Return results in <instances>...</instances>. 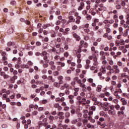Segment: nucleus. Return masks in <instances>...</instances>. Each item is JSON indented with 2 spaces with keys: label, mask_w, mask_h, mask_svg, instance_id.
Wrapping results in <instances>:
<instances>
[{
  "label": "nucleus",
  "mask_w": 129,
  "mask_h": 129,
  "mask_svg": "<svg viewBox=\"0 0 129 129\" xmlns=\"http://www.w3.org/2000/svg\"><path fill=\"white\" fill-rule=\"evenodd\" d=\"M91 51L93 52V56H89V59L90 60H93L94 65H96L97 64V50H95V47L94 46L92 47Z\"/></svg>",
  "instance_id": "obj_1"
},
{
  "label": "nucleus",
  "mask_w": 129,
  "mask_h": 129,
  "mask_svg": "<svg viewBox=\"0 0 129 129\" xmlns=\"http://www.w3.org/2000/svg\"><path fill=\"white\" fill-rule=\"evenodd\" d=\"M83 117L84 118H88V120H90L91 115L93 114V111H89L88 110H84L83 111Z\"/></svg>",
  "instance_id": "obj_2"
},
{
  "label": "nucleus",
  "mask_w": 129,
  "mask_h": 129,
  "mask_svg": "<svg viewBox=\"0 0 129 129\" xmlns=\"http://www.w3.org/2000/svg\"><path fill=\"white\" fill-rule=\"evenodd\" d=\"M73 124H76L78 127H80L82 125V119L81 118H77L72 121Z\"/></svg>",
  "instance_id": "obj_3"
},
{
  "label": "nucleus",
  "mask_w": 129,
  "mask_h": 129,
  "mask_svg": "<svg viewBox=\"0 0 129 129\" xmlns=\"http://www.w3.org/2000/svg\"><path fill=\"white\" fill-rule=\"evenodd\" d=\"M76 79L77 81V83H78L79 86H80L82 88H86L85 87V84L82 83V81L79 79L78 78H76Z\"/></svg>",
  "instance_id": "obj_4"
},
{
  "label": "nucleus",
  "mask_w": 129,
  "mask_h": 129,
  "mask_svg": "<svg viewBox=\"0 0 129 129\" xmlns=\"http://www.w3.org/2000/svg\"><path fill=\"white\" fill-rule=\"evenodd\" d=\"M64 48L60 47L55 51V55H61V53H64Z\"/></svg>",
  "instance_id": "obj_5"
},
{
  "label": "nucleus",
  "mask_w": 129,
  "mask_h": 129,
  "mask_svg": "<svg viewBox=\"0 0 129 129\" xmlns=\"http://www.w3.org/2000/svg\"><path fill=\"white\" fill-rule=\"evenodd\" d=\"M97 105L98 106H100L101 107H104V106H107V107H109L110 106V105H109V103H100V102H97Z\"/></svg>",
  "instance_id": "obj_6"
},
{
  "label": "nucleus",
  "mask_w": 129,
  "mask_h": 129,
  "mask_svg": "<svg viewBox=\"0 0 129 129\" xmlns=\"http://www.w3.org/2000/svg\"><path fill=\"white\" fill-rule=\"evenodd\" d=\"M106 73V70H105V67L104 66L102 67V70H101V72L98 73V76H101V75H102V73L103 74H105Z\"/></svg>",
  "instance_id": "obj_7"
},
{
  "label": "nucleus",
  "mask_w": 129,
  "mask_h": 129,
  "mask_svg": "<svg viewBox=\"0 0 129 129\" xmlns=\"http://www.w3.org/2000/svg\"><path fill=\"white\" fill-rule=\"evenodd\" d=\"M57 79L59 80L58 82L59 84H63L64 82L63 81V79H64V78L62 76H58L57 77Z\"/></svg>",
  "instance_id": "obj_8"
},
{
  "label": "nucleus",
  "mask_w": 129,
  "mask_h": 129,
  "mask_svg": "<svg viewBox=\"0 0 129 129\" xmlns=\"http://www.w3.org/2000/svg\"><path fill=\"white\" fill-rule=\"evenodd\" d=\"M97 24V19H95L92 23V27H95V30H97V26L96 25Z\"/></svg>",
  "instance_id": "obj_9"
},
{
  "label": "nucleus",
  "mask_w": 129,
  "mask_h": 129,
  "mask_svg": "<svg viewBox=\"0 0 129 129\" xmlns=\"http://www.w3.org/2000/svg\"><path fill=\"white\" fill-rule=\"evenodd\" d=\"M73 37L74 38H76V41H77L78 42H79V41H80L81 40V38L80 36H78V35H77V34L74 33H73Z\"/></svg>",
  "instance_id": "obj_10"
},
{
  "label": "nucleus",
  "mask_w": 129,
  "mask_h": 129,
  "mask_svg": "<svg viewBox=\"0 0 129 129\" xmlns=\"http://www.w3.org/2000/svg\"><path fill=\"white\" fill-rule=\"evenodd\" d=\"M100 55L101 56V60H105V54H104V51H101L100 52Z\"/></svg>",
  "instance_id": "obj_11"
},
{
  "label": "nucleus",
  "mask_w": 129,
  "mask_h": 129,
  "mask_svg": "<svg viewBox=\"0 0 129 129\" xmlns=\"http://www.w3.org/2000/svg\"><path fill=\"white\" fill-rule=\"evenodd\" d=\"M64 100H65V98L64 97H61V98L58 97L55 98V101L56 102H60V101L62 102L64 101Z\"/></svg>",
  "instance_id": "obj_12"
},
{
  "label": "nucleus",
  "mask_w": 129,
  "mask_h": 129,
  "mask_svg": "<svg viewBox=\"0 0 129 129\" xmlns=\"http://www.w3.org/2000/svg\"><path fill=\"white\" fill-rule=\"evenodd\" d=\"M43 125L45 127V129H49L51 128V125H49V123L48 122L43 123Z\"/></svg>",
  "instance_id": "obj_13"
},
{
  "label": "nucleus",
  "mask_w": 129,
  "mask_h": 129,
  "mask_svg": "<svg viewBox=\"0 0 129 129\" xmlns=\"http://www.w3.org/2000/svg\"><path fill=\"white\" fill-rule=\"evenodd\" d=\"M78 91H79V88H76L74 89V96H77L78 95Z\"/></svg>",
  "instance_id": "obj_14"
},
{
  "label": "nucleus",
  "mask_w": 129,
  "mask_h": 129,
  "mask_svg": "<svg viewBox=\"0 0 129 129\" xmlns=\"http://www.w3.org/2000/svg\"><path fill=\"white\" fill-rule=\"evenodd\" d=\"M80 20H81V17L80 16H77L76 17V21L75 22L76 24H77L78 25H79V24L81 23V21H80Z\"/></svg>",
  "instance_id": "obj_15"
},
{
  "label": "nucleus",
  "mask_w": 129,
  "mask_h": 129,
  "mask_svg": "<svg viewBox=\"0 0 129 129\" xmlns=\"http://www.w3.org/2000/svg\"><path fill=\"white\" fill-rule=\"evenodd\" d=\"M69 23H74L75 22V19H74V17L72 16H70L69 17Z\"/></svg>",
  "instance_id": "obj_16"
},
{
  "label": "nucleus",
  "mask_w": 129,
  "mask_h": 129,
  "mask_svg": "<svg viewBox=\"0 0 129 129\" xmlns=\"http://www.w3.org/2000/svg\"><path fill=\"white\" fill-rule=\"evenodd\" d=\"M70 31V28H67L64 29V32L62 33V35H68L69 32Z\"/></svg>",
  "instance_id": "obj_17"
},
{
  "label": "nucleus",
  "mask_w": 129,
  "mask_h": 129,
  "mask_svg": "<svg viewBox=\"0 0 129 129\" xmlns=\"http://www.w3.org/2000/svg\"><path fill=\"white\" fill-rule=\"evenodd\" d=\"M86 101V99L85 98H82V100L79 101V103L80 104H85V102Z\"/></svg>",
  "instance_id": "obj_18"
},
{
  "label": "nucleus",
  "mask_w": 129,
  "mask_h": 129,
  "mask_svg": "<svg viewBox=\"0 0 129 129\" xmlns=\"http://www.w3.org/2000/svg\"><path fill=\"white\" fill-rule=\"evenodd\" d=\"M97 124H99L100 126V128H103V127H105V123H103L101 124V122H100V121H98L97 122Z\"/></svg>",
  "instance_id": "obj_19"
},
{
  "label": "nucleus",
  "mask_w": 129,
  "mask_h": 129,
  "mask_svg": "<svg viewBox=\"0 0 129 129\" xmlns=\"http://www.w3.org/2000/svg\"><path fill=\"white\" fill-rule=\"evenodd\" d=\"M7 45L8 47H11V46H15V45H16V43H15V42L10 41L8 42Z\"/></svg>",
  "instance_id": "obj_20"
},
{
  "label": "nucleus",
  "mask_w": 129,
  "mask_h": 129,
  "mask_svg": "<svg viewBox=\"0 0 129 129\" xmlns=\"http://www.w3.org/2000/svg\"><path fill=\"white\" fill-rule=\"evenodd\" d=\"M108 113L110 115H114L115 114V111H112V110H108Z\"/></svg>",
  "instance_id": "obj_21"
},
{
  "label": "nucleus",
  "mask_w": 129,
  "mask_h": 129,
  "mask_svg": "<svg viewBox=\"0 0 129 129\" xmlns=\"http://www.w3.org/2000/svg\"><path fill=\"white\" fill-rule=\"evenodd\" d=\"M60 84L59 82L58 83V82H55L53 84V86H54V87H57V88H59V87H60Z\"/></svg>",
  "instance_id": "obj_22"
},
{
  "label": "nucleus",
  "mask_w": 129,
  "mask_h": 129,
  "mask_svg": "<svg viewBox=\"0 0 129 129\" xmlns=\"http://www.w3.org/2000/svg\"><path fill=\"white\" fill-rule=\"evenodd\" d=\"M120 100L121 102H122L123 105H126L127 102H126V101L125 100V99L121 98Z\"/></svg>",
  "instance_id": "obj_23"
},
{
  "label": "nucleus",
  "mask_w": 129,
  "mask_h": 129,
  "mask_svg": "<svg viewBox=\"0 0 129 129\" xmlns=\"http://www.w3.org/2000/svg\"><path fill=\"white\" fill-rule=\"evenodd\" d=\"M54 14L56 15V16H59V15H60L61 12L59 9H55Z\"/></svg>",
  "instance_id": "obj_24"
},
{
  "label": "nucleus",
  "mask_w": 129,
  "mask_h": 129,
  "mask_svg": "<svg viewBox=\"0 0 129 129\" xmlns=\"http://www.w3.org/2000/svg\"><path fill=\"white\" fill-rule=\"evenodd\" d=\"M93 101H95L94 102V105H97V98L96 97H93L92 98Z\"/></svg>",
  "instance_id": "obj_25"
},
{
  "label": "nucleus",
  "mask_w": 129,
  "mask_h": 129,
  "mask_svg": "<svg viewBox=\"0 0 129 129\" xmlns=\"http://www.w3.org/2000/svg\"><path fill=\"white\" fill-rule=\"evenodd\" d=\"M117 15H115L113 16V19L114 20L115 23H118V19Z\"/></svg>",
  "instance_id": "obj_26"
},
{
  "label": "nucleus",
  "mask_w": 129,
  "mask_h": 129,
  "mask_svg": "<svg viewBox=\"0 0 129 129\" xmlns=\"http://www.w3.org/2000/svg\"><path fill=\"white\" fill-rule=\"evenodd\" d=\"M63 86H64V88L66 89H70V86L68 84V83H64Z\"/></svg>",
  "instance_id": "obj_27"
},
{
  "label": "nucleus",
  "mask_w": 129,
  "mask_h": 129,
  "mask_svg": "<svg viewBox=\"0 0 129 129\" xmlns=\"http://www.w3.org/2000/svg\"><path fill=\"white\" fill-rule=\"evenodd\" d=\"M70 89H66L64 90V94L66 95H69L70 94V91L69 90Z\"/></svg>",
  "instance_id": "obj_28"
},
{
  "label": "nucleus",
  "mask_w": 129,
  "mask_h": 129,
  "mask_svg": "<svg viewBox=\"0 0 129 129\" xmlns=\"http://www.w3.org/2000/svg\"><path fill=\"white\" fill-rule=\"evenodd\" d=\"M82 122H83V124H84V125L87 124V123L88 122V120L87 119H83L82 120Z\"/></svg>",
  "instance_id": "obj_29"
},
{
  "label": "nucleus",
  "mask_w": 129,
  "mask_h": 129,
  "mask_svg": "<svg viewBox=\"0 0 129 129\" xmlns=\"http://www.w3.org/2000/svg\"><path fill=\"white\" fill-rule=\"evenodd\" d=\"M57 63V65H60L61 67H64L65 66V63L64 62L58 61Z\"/></svg>",
  "instance_id": "obj_30"
},
{
  "label": "nucleus",
  "mask_w": 129,
  "mask_h": 129,
  "mask_svg": "<svg viewBox=\"0 0 129 129\" xmlns=\"http://www.w3.org/2000/svg\"><path fill=\"white\" fill-rule=\"evenodd\" d=\"M115 8L116 10H120L121 9V5L120 4H116Z\"/></svg>",
  "instance_id": "obj_31"
},
{
  "label": "nucleus",
  "mask_w": 129,
  "mask_h": 129,
  "mask_svg": "<svg viewBox=\"0 0 129 129\" xmlns=\"http://www.w3.org/2000/svg\"><path fill=\"white\" fill-rule=\"evenodd\" d=\"M114 70L113 69H111V70H110L109 72L107 73V75H110L111 73H114Z\"/></svg>",
  "instance_id": "obj_32"
},
{
  "label": "nucleus",
  "mask_w": 129,
  "mask_h": 129,
  "mask_svg": "<svg viewBox=\"0 0 129 129\" xmlns=\"http://www.w3.org/2000/svg\"><path fill=\"white\" fill-rule=\"evenodd\" d=\"M128 31L127 30H125L123 33V37H127L128 35Z\"/></svg>",
  "instance_id": "obj_33"
},
{
  "label": "nucleus",
  "mask_w": 129,
  "mask_h": 129,
  "mask_svg": "<svg viewBox=\"0 0 129 129\" xmlns=\"http://www.w3.org/2000/svg\"><path fill=\"white\" fill-rule=\"evenodd\" d=\"M10 4L12 5V6H16L17 5V2L13 0V1H11V2H10Z\"/></svg>",
  "instance_id": "obj_34"
},
{
  "label": "nucleus",
  "mask_w": 129,
  "mask_h": 129,
  "mask_svg": "<svg viewBox=\"0 0 129 129\" xmlns=\"http://www.w3.org/2000/svg\"><path fill=\"white\" fill-rule=\"evenodd\" d=\"M63 56L66 58H67L69 56V52H68L67 51L64 52V53L63 54Z\"/></svg>",
  "instance_id": "obj_35"
},
{
  "label": "nucleus",
  "mask_w": 129,
  "mask_h": 129,
  "mask_svg": "<svg viewBox=\"0 0 129 129\" xmlns=\"http://www.w3.org/2000/svg\"><path fill=\"white\" fill-rule=\"evenodd\" d=\"M76 11L74 10H73L71 12H70L69 14L70 16H75Z\"/></svg>",
  "instance_id": "obj_36"
},
{
  "label": "nucleus",
  "mask_w": 129,
  "mask_h": 129,
  "mask_svg": "<svg viewBox=\"0 0 129 129\" xmlns=\"http://www.w3.org/2000/svg\"><path fill=\"white\" fill-rule=\"evenodd\" d=\"M96 109V107L94 106H92L91 107H90L89 108V109L90 110H93V111H94L95 110V109Z\"/></svg>",
  "instance_id": "obj_37"
},
{
  "label": "nucleus",
  "mask_w": 129,
  "mask_h": 129,
  "mask_svg": "<svg viewBox=\"0 0 129 129\" xmlns=\"http://www.w3.org/2000/svg\"><path fill=\"white\" fill-rule=\"evenodd\" d=\"M86 18L88 20H91L92 18V17H91V15H89L88 14H87L86 16Z\"/></svg>",
  "instance_id": "obj_38"
},
{
  "label": "nucleus",
  "mask_w": 129,
  "mask_h": 129,
  "mask_svg": "<svg viewBox=\"0 0 129 129\" xmlns=\"http://www.w3.org/2000/svg\"><path fill=\"white\" fill-rule=\"evenodd\" d=\"M80 44L81 45V46H83V44L87 46V43H86V42L84 43V41L83 40H81L80 42Z\"/></svg>",
  "instance_id": "obj_39"
},
{
  "label": "nucleus",
  "mask_w": 129,
  "mask_h": 129,
  "mask_svg": "<svg viewBox=\"0 0 129 129\" xmlns=\"http://www.w3.org/2000/svg\"><path fill=\"white\" fill-rule=\"evenodd\" d=\"M64 80H66V81H70V80H71V78L70 77H66L64 78Z\"/></svg>",
  "instance_id": "obj_40"
},
{
  "label": "nucleus",
  "mask_w": 129,
  "mask_h": 129,
  "mask_svg": "<svg viewBox=\"0 0 129 129\" xmlns=\"http://www.w3.org/2000/svg\"><path fill=\"white\" fill-rule=\"evenodd\" d=\"M78 29V27L77 25H74L72 27L73 31H75V30H77Z\"/></svg>",
  "instance_id": "obj_41"
},
{
  "label": "nucleus",
  "mask_w": 129,
  "mask_h": 129,
  "mask_svg": "<svg viewBox=\"0 0 129 129\" xmlns=\"http://www.w3.org/2000/svg\"><path fill=\"white\" fill-rule=\"evenodd\" d=\"M115 44L116 46H119L120 44V41L119 40H116L115 41Z\"/></svg>",
  "instance_id": "obj_42"
},
{
  "label": "nucleus",
  "mask_w": 129,
  "mask_h": 129,
  "mask_svg": "<svg viewBox=\"0 0 129 129\" xmlns=\"http://www.w3.org/2000/svg\"><path fill=\"white\" fill-rule=\"evenodd\" d=\"M44 123L43 122L40 121L38 122V125L39 127H41V126H43Z\"/></svg>",
  "instance_id": "obj_43"
},
{
  "label": "nucleus",
  "mask_w": 129,
  "mask_h": 129,
  "mask_svg": "<svg viewBox=\"0 0 129 129\" xmlns=\"http://www.w3.org/2000/svg\"><path fill=\"white\" fill-rule=\"evenodd\" d=\"M84 32L87 33V34H89L90 30L88 28H84Z\"/></svg>",
  "instance_id": "obj_44"
},
{
  "label": "nucleus",
  "mask_w": 129,
  "mask_h": 129,
  "mask_svg": "<svg viewBox=\"0 0 129 129\" xmlns=\"http://www.w3.org/2000/svg\"><path fill=\"white\" fill-rule=\"evenodd\" d=\"M65 117H70V113L69 112H67L65 113Z\"/></svg>",
  "instance_id": "obj_45"
},
{
  "label": "nucleus",
  "mask_w": 129,
  "mask_h": 129,
  "mask_svg": "<svg viewBox=\"0 0 129 129\" xmlns=\"http://www.w3.org/2000/svg\"><path fill=\"white\" fill-rule=\"evenodd\" d=\"M45 55H47V52L43 50L42 52L41 53V56H45Z\"/></svg>",
  "instance_id": "obj_46"
},
{
  "label": "nucleus",
  "mask_w": 129,
  "mask_h": 129,
  "mask_svg": "<svg viewBox=\"0 0 129 129\" xmlns=\"http://www.w3.org/2000/svg\"><path fill=\"white\" fill-rule=\"evenodd\" d=\"M47 118H49V119H50V120H53V119H54V116L52 115H48L47 116Z\"/></svg>",
  "instance_id": "obj_47"
},
{
  "label": "nucleus",
  "mask_w": 129,
  "mask_h": 129,
  "mask_svg": "<svg viewBox=\"0 0 129 129\" xmlns=\"http://www.w3.org/2000/svg\"><path fill=\"white\" fill-rule=\"evenodd\" d=\"M126 19L127 20L126 23V24H127L128 25H129V15H128V14L127 15V16H126Z\"/></svg>",
  "instance_id": "obj_48"
},
{
  "label": "nucleus",
  "mask_w": 129,
  "mask_h": 129,
  "mask_svg": "<svg viewBox=\"0 0 129 129\" xmlns=\"http://www.w3.org/2000/svg\"><path fill=\"white\" fill-rule=\"evenodd\" d=\"M124 112L123 111H119L117 112L118 116H120V114H123Z\"/></svg>",
  "instance_id": "obj_49"
},
{
  "label": "nucleus",
  "mask_w": 129,
  "mask_h": 129,
  "mask_svg": "<svg viewBox=\"0 0 129 129\" xmlns=\"http://www.w3.org/2000/svg\"><path fill=\"white\" fill-rule=\"evenodd\" d=\"M109 107H110L111 110H114L115 106L113 105H111L109 106Z\"/></svg>",
  "instance_id": "obj_50"
},
{
  "label": "nucleus",
  "mask_w": 129,
  "mask_h": 129,
  "mask_svg": "<svg viewBox=\"0 0 129 129\" xmlns=\"http://www.w3.org/2000/svg\"><path fill=\"white\" fill-rule=\"evenodd\" d=\"M75 112H76V110L75 109H72L71 110V113L72 114H75Z\"/></svg>",
  "instance_id": "obj_51"
},
{
  "label": "nucleus",
  "mask_w": 129,
  "mask_h": 129,
  "mask_svg": "<svg viewBox=\"0 0 129 129\" xmlns=\"http://www.w3.org/2000/svg\"><path fill=\"white\" fill-rule=\"evenodd\" d=\"M64 50H68L69 49V45L68 44H65L64 46Z\"/></svg>",
  "instance_id": "obj_52"
},
{
  "label": "nucleus",
  "mask_w": 129,
  "mask_h": 129,
  "mask_svg": "<svg viewBox=\"0 0 129 129\" xmlns=\"http://www.w3.org/2000/svg\"><path fill=\"white\" fill-rule=\"evenodd\" d=\"M76 57H77L78 58H81V53H77L76 54Z\"/></svg>",
  "instance_id": "obj_53"
},
{
  "label": "nucleus",
  "mask_w": 129,
  "mask_h": 129,
  "mask_svg": "<svg viewBox=\"0 0 129 129\" xmlns=\"http://www.w3.org/2000/svg\"><path fill=\"white\" fill-rule=\"evenodd\" d=\"M55 60H59L60 59V55H55L54 57Z\"/></svg>",
  "instance_id": "obj_54"
},
{
  "label": "nucleus",
  "mask_w": 129,
  "mask_h": 129,
  "mask_svg": "<svg viewBox=\"0 0 129 129\" xmlns=\"http://www.w3.org/2000/svg\"><path fill=\"white\" fill-rule=\"evenodd\" d=\"M103 107L104 110H105V111H106L108 110V109H109V107L104 106V107Z\"/></svg>",
  "instance_id": "obj_55"
},
{
  "label": "nucleus",
  "mask_w": 129,
  "mask_h": 129,
  "mask_svg": "<svg viewBox=\"0 0 129 129\" xmlns=\"http://www.w3.org/2000/svg\"><path fill=\"white\" fill-rule=\"evenodd\" d=\"M121 77L125 78L127 77V76L126 75H125V73H123V74H121Z\"/></svg>",
  "instance_id": "obj_56"
},
{
  "label": "nucleus",
  "mask_w": 129,
  "mask_h": 129,
  "mask_svg": "<svg viewBox=\"0 0 129 129\" xmlns=\"http://www.w3.org/2000/svg\"><path fill=\"white\" fill-rule=\"evenodd\" d=\"M120 5L122 6V7H124V6H125V1H123L121 2V3H120Z\"/></svg>",
  "instance_id": "obj_57"
},
{
  "label": "nucleus",
  "mask_w": 129,
  "mask_h": 129,
  "mask_svg": "<svg viewBox=\"0 0 129 129\" xmlns=\"http://www.w3.org/2000/svg\"><path fill=\"white\" fill-rule=\"evenodd\" d=\"M87 81L88 82H89L90 83H92V82H93V79H91V78H89L87 79Z\"/></svg>",
  "instance_id": "obj_58"
},
{
  "label": "nucleus",
  "mask_w": 129,
  "mask_h": 129,
  "mask_svg": "<svg viewBox=\"0 0 129 129\" xmlns=\"http://www.w3.org/2000/svg\"><path fill=\"white\" fill-rule=\"evenodd\" d=\"M58 116H62L64 115V112H59L58 113Z\"/></svg>",
  "instance_id": "obj_59"
},
{
  "label": "nucleus",
  "mask_w": 129,
  "mask_h": 129,
  "mask_svg": "<svg viewBox=\"0 0 129 129\" xmlns=\"http://www.w3.org/2000/svg\"><path fill=\"white\" fill-rule=\"evenodd\" d=\"M68 97L69 99H73L74 98V95H69Z\"/></svg>",
  "instance_id": "obj_60"
},
{
  "label": "nucleus",
  "mask_w": 129,
  "mask_h": 129,
  "mask_svg": "<svg viewBox=\"0 0 129 129\" xmlns=\"http://www.w3.org/2000/svg\"><path fill=\"white\" fill-rule=\"evenodd\" d=\"M114 71H115V73L116 74H118V73H119V72H120L119 69H117L115 70Z\"/></svg>",
  "instance_id": "obj_61"
},
{
  "label": "nucleus",
  "mask_w": 129,
  "mask_h": 129,
  "mask_svg": "<svg viewBox=\"0 0 129 129\" xmlns=\"http://www.w3.org/2000/svg\"><path fill=\"white\" fill-rule=\"evenodd\" d=\"M49 66V64L48 63H43V67L44 68H47V67Z\"/></svg>",
  "instance_id": "obj_62"
},
{
  "label": "nucleus",
  "mask_w": 129,
  "mask_h": 129,
  "mask_svg": "<svg viewBox=\"0 0 129 129\" xmlns=\"http://www.w3.org/2000/svg\"><path fill=\"white\" fill-rule=\"evenodd\" d=\"M128 71V68L126 67H125L123 69V72H127Z\"/></svg>",
  "instance_id": "obj_63"
},
{
  "label": "nucleus",
  "mask_w": 129,
  "mask_h": 129,
  "mask_svg": "<svg viewBox=\"0 0 129 129\" xmlns=\"http://www.w3.org/2000/svg\"><path fill=\"white\" fill-rule=\"evenodd\" d=\"M67 127H68V125H67V124H64V125H62L63 129H67Z\"/></svg>",
  "instance_id": "obj_64"
}]
</instances>
